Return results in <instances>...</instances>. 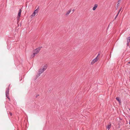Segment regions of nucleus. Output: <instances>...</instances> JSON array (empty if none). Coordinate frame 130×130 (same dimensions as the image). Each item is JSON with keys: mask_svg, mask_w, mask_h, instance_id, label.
<instances>
[{"mask_svg": "<svg viewBox=\"0 0 130 130\" xmlns=\"http://www.w3.org/2000/svg\"><path fill=\"white\" fill-rule=\"evenodd\" d=\"M47 65L46 64L43 67L42 69H40L38 70V75L36 76L37 77L39 76L44 71L47 69Z\"/></svg>", "mask_w": 130, "mask_h": 130, "instance_id": "f257e3e1", "label": "nucleus"}, {"mask_svg": "<svg viewBox=\"0 0 130 130\" xmlns=\"http://www.w3.org/2000/svg\"><path fill=\"white\" fill-rule=\"evenodd\" d=\"M40 50V48L39 47L35 49L34 51V52L33 54L31 55V57L33 58L35 57V55L37 54Z\"/></svg>", "mask_w": 130, "mask_h": 130, "instance_id": "f03ea898", "label": "nucleus"}, {"mask_svg": "<svg viewBox=\"0 0 130 130\" xmlns=\"http://www.w3.org/2000/svg\"><path fill=\"white\" fill-rule=\"evenodd\" d=\"M99 58L96 57L91 62V64H93L96 62L99 59Z\"/></svg>", "mask_w": 130, "mask_h": 130, "instance_id": "7ed1b4c3", "label": "nucleus"}, {"mask_svg": "<svg viewBox=\"0 0 130 130\" xmlns=\"http://www.w3.org/2000/svg\"><path fill=\"white\" fill-rule=\"evenodd\" d=\"M21 12L22 10L21 9H20L19 11V13L18 14V16L17 17V19L18 20H19L20 18Z\"/></svg>", "mask_w": 130, "mask_h": 130, "instance_id": "20e7f679", "label": "nucleus"}, {"mask_svg": "<svg viewBox=\"0 0 130 130\" xmlns=\"http://www.w3.org/2000/svg\"><path fill=\"white\" fill-rule=\"evenodd\" d=\"M127 46H128L129 45V43L130 42V37H127Z\"/></svg>", "mask_w": 130, "mask_h": 130, "instance_id": "39448f33", "label": "nucleus"}, {"mask_svg": "<svg viewBox=\"0 0 130 130\" xmlns=\"http://www.w3.org/2000/svg\"><path fill=\"white\" fill-rule=\"evenodd\" d=\"M98 5L97 4H95L94 5V7L93 8V10H95L96 8H97L98 7Z\"/></svg>", "mask_w": 130, "mask_h": 130, "instance_id": "423d86ee", "label": "nucleus"}, {"mask_svg": "<svg viewBox=\"0 0 130 130\" xmlns=\"http://www.w3.org/2000/svg\"><path fill=\"white\" fill-rule=\"evenodd\" d=\"M39 7H38L37 8V9L35 10L34 11V12L36 13H38V10L39 9Z\"/></svg>", "mask_w": 130, "mask_h": 130, "instance_id": "0eeeda50", "label": "nucleus"}, {"mask_svg": "<svg viewBox=\"0 0 130 130\" xmlns=\"http://www.w3.org/2000/svg\"><path fill=\"white\" fill-rule=\"evenodd\" d=\"M111 127V124L108 125L107 126L106 128L107 129H108V130H109L110 128Z\"/></svg>", "mask_w": 130, "mask_h": 130, "instance_id": "6e6552de", "label": "nucleus"}, {"mask_svg": "<svg viewBox=\"0 0 130 130\" xmlns=\"http://www.w3.org/2000/svg\"><path fill=\"white\" fill-rule=\"evenodd\" d=\"M71 11V9H70L66 14V15H68L70 13Z\"/></svg>", "mask_w": 130, "mask_h": 130, "instance_id": "1a4fd4ad", "label": "nucleus"}, {"mask_svg": "<svg viewBox=\"0 0 130 130\" xmlns=\"http://www.w3.org/2000/svg\"><path fill=\"white\" fill-rule=\"evenodd\" d=\"M116 100L118 101L120 103V102H121V101L119 99V98L118 97H117L116 98Z\"/></svg>", "mask_w": 130, "mask_h": 130, "instance_id": "9d476101", "label": "nucleus"}, {"mask_svg": "<svg viewBox=\"0 0 130 130\" xmlns=\"http://www.w3.org/2000/svg\"><path fill=\"white\" fill-rule=\"evenodd\" d=\"M36 13L34 12L31 15V16L32 17L36 15Z\"/></svg>", "mask_w": 130, "mask_h": 130, "instance_id": "9b49d317", "label": "nucleus"}, {"mask_svg": "<svg viewBox=\"0 0 130 130\" xmlns=\"http://www.w3.org/2000/svg\"><path fill=\"white\" fill-rule=\"evenodd\" d=\"M9 95V92H6V96H8Z\"/></svg>", "mask_w": 130, "mask_h": 130, "instance_id": "f8f14e48", "label": "nucleus"}, {"mask_svg": "<svg viewBox=\"0 0 130 130\" xmlns=\"http://www.w3.org/2000/svg\"><path fill=\"white\" fill-rule=\"evenodd\" d=\"M9 89L8 88H7L6 89V92H9Z\"/></svg>", "mask_w": 130, "mask_h": 130, "instance_id": "ddd939ff", "label": "nucleus"}, {"mask_svg": "<svg viewBox=\"0 0 130 130\" xmlns=\"http://www.w3.org/2000/svg\"><path fill=\"white\" fill-rule=\"evenodd\" d=\"M119 14V13H118L117 15H116V17H115V19L117 18V16H118Z\"/></svg>", "mask_w": 130, "mask_h": 130, "instance_id": "4468645a", "label": "nucleus"}, {"mask_svg": "<svg viewBox=\"0 0 130 130\" xmlns=\"http://www.w3.org/2000/svg\"><path fill=\"white\" fill-rule=\"evenodd\" d=\"M6 97L9 100V101L10 100V99L9 98V95H8V96H6Z\"/></svg>", "mask_w": 130, "mask_h": 130, "instance_id": "2eb2a0df", "label": "nucleus"}, {"mask_svg": "<svg viewBox=\"0 0 130 130\" xmlns=\"http://www.w3.org/2000/svg\"><path fill=\"white\" fill-rule=\"evenodd\" d=\"M6 97L9 100V101L10 100V99L9 98V95H8V96H6Z\"/></svg>", "mask_w": 130, "mask_h": 130, "instance_id": "dca6fc26", "label": "nucleus"}, {"mask_svg": "<svg viewBox=\"0 0 130 130\" xmlns=\"http://www.w3.org/2000/svg\"><path fill=\"white\" fill-rule=\"evenodd\" d=\"M122 9V8H121L119 10V11H118V13H119H119L120 11Z\"/></svg>", "mask_w": 130, "mask_h": 130, "instance_id": "f3484780", "label": "nucleus"}, {"mask_svg": "<svg viewBox=\"0 0 130 130\" xmlns=\"http://www.w3.org/2000/svg\"><path fill=\"white\" fill-rule=\"evenodd\" d=\"M121 1V0H118V4H119L120 3V2Z\"/></svg>", "mask_w": 130, "mask_h": 130, "instance_id": "a211bd4d", "label": "nucleus"}, {"mask_svg": "<svg viewBox=\"0 0 130 130\" xmlns=\"http://www.w3.org/2000/svg\"><path fill=\"white\" fill-rule=\"evenodd\" d=\"M11 116H12V113L11 112H9Z\"/></svg>", "mask_w": 130, "mask_h": 130, "instance_id": "6ab92c4d", "label": "nucleus"}, {"mask_svg": "<svg viewBox=\"0 0 130 130\" xmlns=\"http://www.w3.org/2000/svg\"><path fill=\"white\" fill-rule=\"evenodd\" d=\"M100 55V53H99L98 54V56H97V57H98Z\"/></svg>", "mask_w": 130, "mask_h": 130, "instance_id": "aec40b11", "label": "nucleus"}, {"mask_svg": "<svg viewBox=\"0 0 130 130\" xmlns=\"http://www.w3.org/2000/svg\"><path fill=\"white\" fill-rule=\"evenodd\" d=\"M128 64L129 63L130 64V61L127 63Z\"/></svg>", "mask_w": 130, "mask_h": 130, "instance_id": "412c9836", "label": "nucleus"}, {"mask_svg": "<svg viewBox=\"0 0 130 130\" xmlns=\"http://www.w3.org/2000/svg\"><path fill=\"white\" fill-rule=\"evenodd\" d=\"M119 4H118V3L117 4V5L118 6V5H119Z\"/></svg>", "mask_w": 130, "mask_h": 130, "instance_id": "4be33fe9", "label": "nucleus"}, {"mask_svg": "<svg viewBox=\"0 0 130 130\" xmlns=\"http://www.w3.org/2000/svg\"><path fill=\"white\" fill-rule=\"evenodd\" d=\"M74 9H73V11H74Z\"/></svg>", "mask_w": 130, "mask_h": 130, "instance_id": "5701e85b", "label": "nucleus"}, {"mask_svg": "<svg viewBox=\"0 0 130 130\" xmlns=\"http://www.w3.org/2000/svg\"><path fill=\"white\" fill-rule=\"evenodd\" d=\"M129 125H130V121H129Z\"/></svg>", "mask_w": 130, "mask_h": 130, "instance_id": "b1692460", "label": "nucleus"}, {"mask_svg": "<svg viewBox=\"0 0 130 130\" xmlns=\"http://www.w3.org/2000/svg\"><path fill=\"white\" fill-rule=\"evenodd\" d=\"M129 74H130V72H129Z\"/></svg>", "mask_w": 130, "mask_h": 130, "instance_id": "393cba45", "label": "nucleus"}]
</instances>
